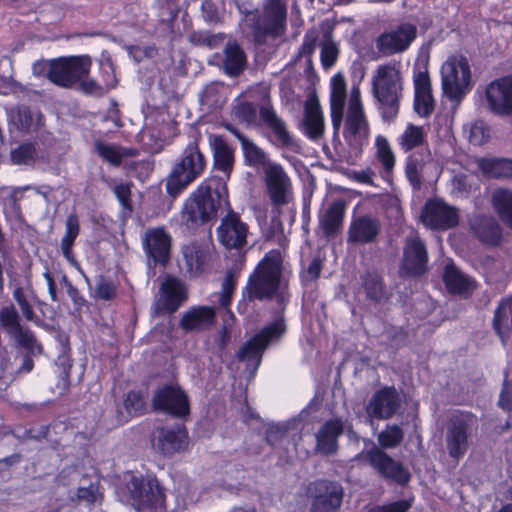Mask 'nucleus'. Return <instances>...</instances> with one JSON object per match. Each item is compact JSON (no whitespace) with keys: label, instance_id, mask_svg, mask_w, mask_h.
Segmentation results:
<instances>
[{"label":"nucleus","instance_id":"1","mask_svg":"<svg viewBox=\"0 0 512 512\" xmlns=\"http://www.w3.org/2000/svg\"><path fill=\"white\" fill-rule=\"evenodd\" d=\"M283 263V254L279 249L266 252L248 277L246 286L242 290L243 300L252 303L275 299L279 305H286L290 294L287 287H281Z\"/></svg>","mask_w":512,"mask_h":512},{"label":"nucleus","instance_id":"2","mask_svg":"<svg viewBox=\"0 0 512 512\" xmlns=\"http://www.w3.org/2000/svg\"><path fill=\"white\" fill-rule=\"evenodd\" d=\"M227 196V186L221 178L204 180L184 201L180 212L181 224L192 232L212 225Z\"/></svg>","mask_w":512,"mask_h":512},{"label":"nucleus","instance_id":"3","mask_svg":"<svg viewBox=\"0 0 512 512\" xmlns=\"http://www.w3.org/2000/svg\"><path fill=\"white\" fill-rule=\"evenodd\" d=\"M187 137V144L175 159L166 178V192L174 199L200 178L207 168V157L200 148V144L203 142L201 131L197 127L191 126Z\"/></svg>","mask_w":512,"mask_h":512},{"label":"nucleus","instance_id":"4","mask_svg":"<svg viewBox=\"0 0 512 512\" xmlns=\"http://www.w3.org/2000/svg\"><path fill=\"white\" fill-rule=\"evenodd\" d=\"M403 439V429L397 424H388L378 435L380 447L373 445L371 448L360 452L356 459L369 465L380 477L387 481L406 485L411 479L409 470L384 451V449L399 446Z\"/></svg>","mask_w":512,"mask_h":512},{"label":"nucleus","instance_id":"5","mask_svg":"<svg viewBox=\"0 0 512 512\" xmlns=\"http://www.w3.org/2000/svg\"><path fill=\"white\" fill-rule=\"evenodd\" d=\"M374 107L384 123H393L404 96V82L400 64L388 62L378 65L371 79Z\"/></svg>","mask_w":512,"mask_h":512},{"label":"nucleus","instance_id":"6","mask_svg":"<svg viewBox=\"0 0 512 512\" xmlns=\"http://www.w3.org/2000/svg\"><path fill=\"white\" fill-rule=\"evenodd\" d=\"M233 114L239 122L248 126L265 125L272 131L277 146L289 148L293 145V138L285 122L277 115L269 97L261 105L246 100L238 101L233 106Z\"/></svg>","mask_w":512,"mask_h":512},{"label":"nucleus","instance_id":"7","mask_svg":"<svg viewBox=\"0 0 512 512\" xmlns=\"http://www.w3.org/2000/svg\"><path fill=\"white\" fill-rule=\"evenodd\" d=\"M91 66L89 55L62 56L49 61L47 77L57 86L71 88L89 75Z\"/></svg>","mask_w":512,"mask_h":512},{"label":"nucleus","instance_id":"8","mask_svg":"<svg viewBox=\"0 0 512 512\" xmlns=\"http://www.w3.org/2000/svg\"><path fill=\"white\" fill-rule=\"evenodd\" d=\"M152 408L175 419H186L191 413L190 399L178 383L158 387L152 397Z\"/></svg>","mask_w":512,"mask_h":512},{"label":"nucleus","instance_id":"9","mask_svg":"<svg viewBox=\"0 0 512 512\" xmlns=\"http://www.w3.org/2000/svg\"><path fill=\"white\" fill-rule=\"evenodd\" d=\"M131 505L137 512H162L165 494L157 480L133 476L128 483Z\"/></svg>","mask_w":512,"mask_h":512},{"label":"nucleus","instance_id":"10","mask_svg":"<svg viewBox=\"0 0 512 512\" xmlns=\"http://www.w3.org/2000/svg\"><path fill=\"white\" fill-rule=\"evenodd\" d=\"M310 512H339L344 498L343 486L335 480L318 478L307 487Z\"/></svg>","mask_w":512,"mask_h":512},{"label":"nucleus","instance_id":"11","mask_svg":"<svg viewBox=\"0 0 512 512\" xmlns=\"http://www.w3.org/2000/svg\"><path fill=\"white\" fill-rule=\"evenodd\" d=\"M478 429L477 417L468 411L450 412V458H462L469 448V437Z\"/></svg>","mask_w":512,"mask_h":512},{"label":"nucleus","instance_id":"12","mask_svg":"<svg viewBox=\"0 0 512 512\" xmlns=\"http://www.w3.org/2000/svg\"><path fill=\"white\" fill-rule=\"evenodd\" d=\"M417 38V27L409 22H403L396 27L385 30L375 39L378 53L390 57L407 51Z\"/></svg>","mask_w":512,"mask_h":512},{"label":"nucleus","instance_id":"13","mask_svg":"<svg viewBox=\"0 0 512 512\" xmlns=\"http://www.w3.org/2000/svg\"><path fill=\"white\" fill-rule=\"evenodd\" d=\"M172 236L163 226L146 229L142 247L149 262L165 267L171 258Z\"/></svg>","mask_w":512,"mask_h":512},{"label":"nucleus","instance_id":"14","mask_svg":"<svg viewBox=\"0 0 512 512\" xmlns=\"http://www.w3.org/2000/svg\"><path fill=\"white\" fill-rule=\"evenodd\" d=\"M402 407V398L394 385H385L377 389L369 399L365 410L372 420H388Z\"/></svg>","mask_w":512,"mask_h":512},{"label":"nucleus","instance_id":"15","mask_svg":"<svg viewBox=\"0 0 512 512\" xmlns=\"http://www.w3.org/2000/svg\"><path fill=\"white\" fill-rule=\"evenodd\" d=\"M267 196L275 207L287 205L292 199V183L281 164H270L264 170Z\"/></svg>","mask_w":512,"mask_h":512},{"label":"nucleus","instance_id":"16","mask_svg":"<svg viewBox=\"0 0 512 512\" xmlns=\"http://www.w3.org/2000/svg\"><path fill=\"white\" fill-rule=\"evenodd\" d=\"M248 225L238 213L229 210L216 230L219 243L228 250H242L247 244Z\"/></svg>","mask_w":512,"mask_h":512},{"label":"nucleus","instance_id":"17","mask_svg":"<svg viewBox=\"0 0 512 512\" xmlns=\"http://www.w3.org/2000/svg\"><path fill=\"white\" fill-rule=\"evenodd\" d=\"M153 446L164 457H172L187 449L189 436L184 424L162 426L156 428L153 437Z\"/></svg>","mask_w":512,"mask_h":512},{"label":"nucleus","instance_id":"18","mask_svg":"<svg viewBox=\"0 0 512 512\" xmlns=\"http://www.w3.org/2000/svg\"><path fill=\"white\" fill-rule=\"evenodd\" d=\"M428 252L419 238L408 239L403 249L400 274L403 277L419 278L428 272Z\"/></svg>","mask_w":512,"mask_h":512},{"label":"nucleus","instance_id":"19","mask_svg":"<svg viewBox=\"0 0 512 512\" xmlns=\"http://www.w3.org/2000/svg\"><path fill=\"white\" fill-rule=\"evenodd\" d=\"M489 110L498 116H512V74L492 80L485 89Z\"/></svg>","mask_w":512,"mask_h":512},{"label":"nucleus","instance_id":"20","mask_svg":"<svg viewBox=\"0 0 512 512\" xmlns=\"http://www.w3.org/2000/svg\"><path fill=\"white\" fill-rule=\"evenodd\" d=\"M186 299L187 293L183 283L176 277H167L160 287V297L155 303V315L175 313Z\"/></svg>","mask_w":512,"mask_h":512},{"label":"nucleus","instance_id":"21","mask_svg":"<svg viewBox=\"0 0 512 512\" xmlns=\"http://www.w3.org/2000/svg\"><path fill=\"white\" fill-rule=\"evenodd\" d=\"M472 88L468 59L450 56V101H460Z\"/></svg>","mask_w":512,"mask_h":512},{"label":"nucleus","instance_id":"22","mask_svg":"<svg viewBox=\"0 0 512 512\" xmlns=\"http://www.w3.org/2000/svg\"><path fill=\"white\" fill-rule=\"evenodd\" d=\"M381 232V224L377 218L361 215L353 218L347 231V243L366 245L376 242Z\"/></svg>","mask_w":512,"mask_h":512},{"label":"nucleus","instance_id":"23","mask_svg":"<svg viewBox=\"0 0 512 512\" xmlns=\"http://www.w3.org/2000/svg\"><path fill=\"white\" fill-rule=\"evenodd\" d=\"M474 237L484 246L498 247L503 241V229L492 216L479 215L470 222Z\"/></svg>","mask_w":512,"mask_h":512},{"label":"nucleus","instance_id":"24","mask_svg":"<svg viewBox=\"0 0 512 512\" xmlns=\"http://www.w3.org/2000/svg\"><path fill=\"white\" fill-rule=\"evenodd\" d=\"M80 235V220L75 212L70 213L65 221V232L60 241V249L67 262L75 267L85 278L87 284H90L89 277L84 273L79 261L76 259L73 247L76 239Z\"/></svg>","mask_w":512,"mask_h":512},{"label":"nucleus","instance_id":"25","mask_svg":"<svg viewBox=\"0 0 512 512\" xmlns=\"http://www.w3.org/2000/svg\"><path fill=\"white\" fill-rule=\"evenodd\" d=\"M344 432L340 418H332L323 423L315 434L316 448L323 455H334L339 449L338 439Z\"/></svg>","mask_w":512,"mask_h":512},{"label":"nucleus","instance_id":"26","mask_svg":"<svg viewBox=\"0 0 512 512\" xmlns=\"http://www.w3.org/2000/svg\"><path fill=\"white\" fill-rule=\"evenodd\" d=\"M215 321L216 310L214 307L192 306L182 315L179 327L185 332L205 331L214 325Z\"/></svg>","mask_w":512,"mask_h":512},{"label":"nucleus","instance_id":"27","mask_svg":"<svg viewBox=\"0 0 512 512\" xmlns=\"http://www.w3.org/2000/svg\"><path fill=\"white\" fill-rule=\"evenodd\" d=\"M343 135L349 147L361 153L369 138V126L365 116H347Z\"/></svg>","mask_w":512,"mask_h":512},{"label":"nucleus","instance_id":"28","mask_svg":"<svg viewBox=\"0 0 512 512\" xmlns=\"http://www.w3.org/2000/svg\"><path fill=\"white\" fill-rule=\"evenodd\" d=\"M303 132L311 140L324 134V117L316 96L309 97L304 105Z\"/></svg>","mask_w":512,"mask_h":512},{"label":"nucleus","instance_id":"29","mask_svg":"<svg viewBox=\"0 0 512 512\" xmlns=\"http://www.w3.org/2000/svg\"><path fill=\"white\" fill-rule=\"evenodd\" d=\"M210 147L214 169L229 178L235 163L234 149L229 146L222 135H210Z\"/></svg>","mask_w":512,"mask_h":512},{"label":"nucleus","instance_id":"30","mask_svg":"<svg viewBox=\"0 0 512 512\" xmlns=\"http://www.w3.org/2000/svg\"><path fill=\"white\" fill-rule=\"evenodd\" d=\"M330 116L336 133L342 124L346 100V82L341 74H335L331 79Z\"/></svg>","mask_w":512,"mask_h":512},{"label":"nucleus","instance_id":"31","mask_svg":"<svg viewBox=\"0 0 512 512\" xmlns=\"http://www.w3.org/2000/svg\"><path fill=\"white\" fill-rule=\"evenodd\" d=\"M422 223L431 229H448V204L437 199H429L421 212Z\"/></svg>","mask_w":512,"mask_h":512},{"label":"nucleus","instance_id":"32","mask_svg":"<svg viewBox=\"0 0 512 512\" xmlns=\"http://www.w3.org/2000/svg\"><path fill=\"white\" fill-rule=\"evenodd\" d=\"M93 145L95 152L102 161L114 167H119L125 158H134L139 155V151L136 148L106 143L100 139H96Z\"/></svg>","mask_w":512,"mask_h":512},{"label":"nucleus","instance_id":"33","mask_svg":"<svg viewBox=\"0 0 512 512\" xmlns=\"http://www.w3.org/2000/svg\"><path fill=\"white\" fill-rule=\"evenodd\" d=\"M287 7L282 0H270L265 6L264 33L279 36L285 28Z\"/></svg>","mask_w":512,"mask_h":512},{"label":"nucleus","instance_id":"34","mask_svg":"<svg viewBox=\"0 0 512 512\" xmlns=\"http://www.w3.org/2000/svg\"><path fill=\"white\" fill-rule=\"evenodd\" d=\"M492 327L505 345L512 332V298L500 300L494 312Z\"/></svg>","mask_w":512,"mask_h":512},{"label":"nucleus","instance_id":"35","mask_svg":"<svg viewBox=\"0 0 512 512\" xmlns=\"http://www.w3.org/2000/svg\"><path fill=\"white\" fill-rule=\"evenodd\" d=\"M346 203L342 199L333 201L320 218V226L326 237L335 236L343 225Z\"/></svg>","mask_w":512,"mask_h":512},{"label":"nucleus","instance_id":"36","mask_svg":"<svg viewBox=\"0 0 512 512\" xmlns=\"http://www.w3.org/2000/svg\"><path fill=\"white\" fill-rule=\"evenodd\" d=\"M477 289V281L462 273L450 259V296H459L467 300Z\"/></svg>","mask_w":512,"mask_h":512},{"label":"nucleus","instance_id":"37","mask_svg":"<svg viewBox=\"0 0 512 512\" xmlns=\"http://www.w3.org/2000/svg\"><path fill=\"white\" fill-rule=\"evenodd\" d=\"M491 204L499 219L512 231V189L505 187L494 189Z\"/></svg>","mask_w":512,"mask_h":512},{"label":"nucleus","instance_id":"38","mask_svg":"<svg viewBox=\"0 0 512 512\" xmlns=\"http://www.w3.org/2000/svg\"><path fill=\"white\" fill-rule=\"evenodd\" d=\"M477 165L486 178L512 179L511 159L483 157L477 160Z\"/></svg>","mask_w":512,"mask_h":512},{"label":"nucleus","instance_id":"39","mask_svg":"<svg viewBox=\"0 0 512 512\" xmlns=\"http://www.w3.org/2000/svg\"><path fill=\"white\" fill-rule=\"evenodd\" d=\"M247 58L244 50L236 41H228L224 48L223 67L229 76H238L244 70Z\"/></svg>","mask_w":512,"mask_h":512},{"label":"nucleus","instance_id":"40","mask_svg":"<svg viewBox=\"0 0 512 512\" xmlns=\"http://www.w3.org/2000/svg\"><path fill=\"white\" fill-rule=\"evenodd\" d=\"M361 287L366 298L374 303H380L386 296V285L383 276L376 270H366L361 275Z\"/></svg>","mask_w":512,"mask_h":512},{"label":"nucleus","instance_id":"41","mask_svg":"<svg viewBox=\"0 0 512 512\" xmlns=\"http://www.w3.org/2000/svg\"><path fill=\"white\" fill-rule=\"evenodd\" d=\"M123 408L126 415H123L121 411V417L119 422L125 423L131 418L139 417L147 412V402L145 393L142 390H130L123 398Z\"/></svg>","mask_w":512,"mask_h":512},{"label":"nucleus","instance_id":"42","mask_svg":"<svg viewBox=\"0 0 512 512\" xmlns=\"http://www.w3.org/2000/svg\"><path fill=\"white\" fill-rule=\"evenodd\" d=\"M376 158L383 168V179L391 178L395 167V155L391 149L389 141L382 135H378L375 140Z\"/></svg>","mask_w":512,"mask_h":512},{"label":"nucleus","instance_id":"43","mask_svg":"<svg viewBox=\"0 0 512 512\" xmlns=\"http://www.w3.org/2000/svg\"><path fill=\"white\" fill-rule=\"evenodd\" d=\"M183 258L188 271L196 274L204 270L207 261V251L197 243H191L183 247Z\"/></svg>","mask_w":512,"mask_h":512},{"label":"nucleus","instance_id":"44","mask_svg":"<svg viewBox=\"0 0 512 512\" xmlns=\"http://www.w3.org/2000/svg\"><path fill=\"white\" fill-rule=\"evenodd\" d=\"M287 332V325L283 316L274 319L262 327L256 334L258 340L266 347L279 341Z\"/></svg>","mask_w":512,"mask_h":512},{"label":"nucleus","instance_id":"45","mask_svg":"<svg viewBox=\"0 0 512 512\" xmlns=\"http://www.w3.org/2000/svg\"><path fill=\"white\" fill-rule=\"evenodd\" d=\"M244 164L252 168L264 167L270 165L268 154L260 148L251 139H248L241 145Z\"/></svg>","mask_w":512,"mask_h":512},{"label":"nucleus","instance_id":"46","mask_svg":"<svg viewBox=\"0 0 512 512\" xmlns=\"http://www.w3.org/2000/svg\"><path fill=\"white\" fill-rule=\"evenodd\" d=\"M8 115L10 125L19 132L28 133L34 126L33 113L26 105L11 109Z\"/></svg>","mask_w":512,"mask_h":512},{"label":"nucleus","instance_id":"47","mask_svg":"<svg viewBox=\"0 0 512 512\" xmlns=\"http://www.w3.org/2000/svg\"><path fill=\"white\" fill-rule=\"evenodd\" d=\"M425 141L423 128L409 123L399 137V146L404 152L421 146Z\"/></svg>","mask_w":512,"mask_h":512},{"label":"nucleus","instance_id":"48","mask_svg":"<svg viewBox=\"0 0 512 512\" xmlns=\"http://www.w3.org/2000/svg\"><path fill=\"white\" fill-rule=\"evenodd\" d=\"M118 285L115 280L105 275L96 278L95 289L92 297L95 300L112 301L117 297Z\"/></svg>","mask_w":512,"mask_h":512},{"label":"nucleus","instance_id":"49","mask_svg":"<svg viewBox=\"0 0 512 512\" xmlns=\"http://www.w3.org/2000/svg\"><path fill=\"white\" fill-rule=\"evenodd\" d=\"M266 349L258 338L253 335L241 346L237 352V358L240 361H256L259 364Z\"/></svg>","mask_w":512,"mask_h":512},{"label":"nucleus","instance_id":"50","mask_svg":"<svg viewBox=\"0 0 512 512\" xmlns=\"http://www.w3.org/2000/svg\"><path fill=\"white\" fill-rule=\"evenodd\" d=\"M423 168L422 161L415 155H409L405 163V176L409 181L413 190H420L422 186L421 171Z\"/></svg>","mask_w":512,"mask_h":512},{"label":"nucleus","instance_id":"51","mask_svg":"<svg viewBox=\"0 0 512 512\" xmlns=\"http://www.w3.org/2000/svg\"><path fill=\"white\" fill-rule=\"evenodd\" d=\"M10 336L16 340L19 346L26 349L30 353H34L36 349L40 354L43 350L42 345L37 343L36 337L29 327L21 325Z\"/></svg>","mask_w":512,"mask_h":512},{"label":"nucleus","instance_id":"52","mask_svg":"<svg viewBox=\"0 0 512 512\" xmlns=\"http://www.w3.org/2000/svg\"><path fill=\"white\" fill-rule=\"evenodd\" d=\"M0 325L9 335L21 326L20 316L13 304L0 310Z\"/></svg>","mask_w":512,"mask_h":512},{"label":"nucleus","instance_id":"53","mask_svg":"<svg viewBox=\"0 0 512 512\" xmlns=\"http://www.w3.org/2000/svg\"><path fill=\"white\" fill-rule=\"evenodd\" d=\"M36 148L32 143L20 144L11 150L10 158L13 164H28L35 160Z\"/></svg>","mask_w":512,"mask_h":512},{"label":"nucleus","instance_id":"54","mask_svg":"<svg viewBox=\"0 0 512 512\" xmlns=\"http://www.w3.org/2000/svg\"><path fill=\"white\" fill-rule=\"evenodd\" d=\"M414 109L422 117L429 116L434 110L432 92H414Z\"/></svg>","mask_w":512,"mask_h":512},{"label":"nucleus","instance_id":"55","mask_svg":"<svg viewBox=\"0 0 512 512\" xmlns=\"http://www.w3.org/2000/svg\"><path fill=\"white\" fill-rule=\"evenodd\" d=\"M490 138V129L486 124L479 120L471 124L469 130V142L475 146L485 144Z\"/></svg>","mask_w":512,"mask_h":512},{"label":"nucleus","instance_id":"56","mask_svg":"<svg viewBox=\"0 0 512 512\" xmlns=\"http://www.w3.org/2000/svg\"><path fill=\"white\" fill-rule=\"evenodd\" d=\"M100 75L106 91L116 88L118 79L116 77L115 67L110 60L101 64Z\"/></svg>","mask_w":512,"mask_h":512},{"label":"nucleus","instance_id":"57","mask_svg":"<svg viewBox=\"0 0 512 512\" xmlns=\"http://www.w3.org/2000/svg\"><path fill=\"white\" fill-rule=\"evenodd\" d=\"M13 298L19 305L25 319L28 321H33L35 318V312L31 304L29 303L25 295L24 289L22 287H16L14 289Z\"/></svg>","mask_w":512,"mask_h":512},{"label":"nucleus","instance_id":"58","mask_svg":"<svg viewBox=\"0 0 512 512\" xmlns=\"http://www.w3.org/2000/svg\"><path fill=\"white\" fill-rule=\"evenodd\" d=\"M318 40V33L314 30H309L306 32L303 38V42L299 48V56L301 57H310L316 48Z\"/></svg>","mask_w":512,"mask_h":512},{"label":"nucleus","instance_id":"59","mask_svg":"<svg viewBox=\"0 0 512 512\" xmlns=\"http://www.w3.org/2000/svg\"><path fill=\"white\" fill-rule=\"evenodd\" d=\"M114 194L123 209L132 211L131 186L129 184H118L114 187Z\"/></svg>","mask_w":512,"mask_h":512},{"label":"nucleus","instance_id":"60","mask_svg":"<svg viewBox=\"0 0 512 512\" xmlns=\"http://www.w3.org/2000/svg\"><path fill=\"white\" fill-rule=\"evenodd\" d=\"M203 18L209 23H219L221 16L217 4L213 0H204L201 4Z\"/></svg>","mask_w":512,"mask_h":512},{"label":"nucleus","instance_id":"61","mask_svg":"<svg viewBox=\"0 0 512 512\" xmlns=\"http://www.w3.org/2000/svg\"><path fill=\"white\" fill-rule=\"evenodd\" d=\"M498 406L505 412L512 411V386L508 381L507 375L505 376L499 395Z\"/></svg>","mask_w":512,"mask_h":512},{"label":"nucleus","instance_id":"62","mask_svg":"<svg viewBox=\"0 0 512 512\" xmlns=\"http://www.w3.org/2000/svg\"><path fill=\"white\" fill-rule=\"evenodd\" d=\"M238 278L239 270L237 268L228 269L222 281L221 291L234 294L237 287Z\"/></svg>","mask_w":512,"mask_h":512},{"label":"nucleus","instance_id":"63","mask_svg":"<svg viewBox=\"0 0 512 512\" xmlns=\"http://www.w3.org/2000/svg\"><path fill=\"white\" fill-rule=\"evenodd\" d=\"M338 57V49L334 44H325L321 50V63L324 68L332 67Z\"/></svg>","mask_w":512,"mask_h":512},{"label":"nucleus","instance_id":"64","mask_svg":"<svg viewBox=\"0 0 512 512\" xmlns=\"http://www.w3.org/2000/svg\"><path fill=\"white\" fill-rule=\"evenodd\" d=\"M409 504L404 500H399L384 506H374L367 512H406Z\"/></svg>","mask_w":512,"mask_h":512}]
</instances>
